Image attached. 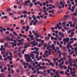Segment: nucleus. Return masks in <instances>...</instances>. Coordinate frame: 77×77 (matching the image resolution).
<instances>
[{
    "label": "nucleus",
    "instance_id": "f257e3e1",
    "mask_svg": "<svg viewBox=\"0 0 77 77\" xmlns=\"http://www.w3.org/2000/svg\"><path fill=\"white\" fill-rule=\"evenodd\" d=\"M68 17V15L64 16L63 18L61 20V21H65V20H67V17Z\"/></svg>",
    "mask_w": 77,
    "mask_h": 77
},
{
    "label": "nucleus",
    "instance_id": "f03ea898",
    "mask_svg": "<svg viewBox=\"0 0 77 77\" xmlns=\"http://www.w3.org/2000/svg\"><path fill=\"white\" fill-rule=\"evenodd\" d=\"M19 69L20 70H21V71H22V72H23V66H19Z\"/></svg>",
    "mask_w": 77,
    "mask_h": 77
},
{
    "label": "nucleus",
    "instance_id": "7ed1b4c3",
    "mask_svg": "<svg viewBox=\"0 0 77 77\" xmlns=\"http://www.w3.org/2000/svg\"><path fill=\"white\" fill-rule=\"evenodd\" d=\"M73 60H72V61H69V63L70 66H73V64H72V61Z\"/></svg>",
    "mask_w": 77,
    "mask_h": 77
},
{
    "label": "nucleus",
    "instance_id": "20e7f679",
    "mask_svg": "<svg viewBox=\"0 0 77 77\" xmlns=\"http://www.w3.org/2000/svg\"><path fill=\"white\" fill-rule=\"evenodd\" d=\"M69 24H70V26L71 27H72V22L69 21L68 22Z\"/></svg>",
    "mask_w": 77,
    "mask_h": 77
},
{
    "label": "nucleus",
    "instance_id": "39448f33",
    "mask_svg": "<svg viewBox=\"0 0 77 77\" xmlns=\"http://www.w3.org/2000/svg\"><path fill=\"white\" fill-rule=\"evenodd\" d=\"M4 46L5 48H6L8 47V43H4Z\"/></svg>",
    "mask_w": 77,
    "mask_h": 77
},
{
    "label": "nucleus",
    "instance_id": "423d86ee",
    "mask_svg": "<svg viewBox=\"0 0 77 77\" xmlns=\"http://www.w3.org/2000/svg\"><path fill=\"white\" fill-rule=\"evenodd\" d=\"M66 39H67V40H66V42H69V41H70V39H69V37H67L66 38Z\"/></svg>",
    "mask_w": 77,
    "mask_h": 77
},
{
    "label": "nucleus",
    "instance_id": "0eeeda50",
    "mask_svg": "<svg viewBox=\"0 0 77 77\" xmlns=\"http://www.w3.org/2000/svg\"><path fill=\"white\" fill-rule=\"evenodd\" d=\"M63 56H67V53L64 52L63 54Z\"/></svg>",
    "mask_w": 77,
    "mask_h": 77
},
{
    "label": "nucleus",
    "instance_id": "6e6552de",
    "mask_svg": "<svg viewBox=\"0 0 77 77\" xmlns=\"http://www.w3.org/2000/svg\"><path fill=\"white\" fill-rule=\"evenodd\" d=\"M63 49L64 50V51L65 52L67 51V49H66V47H64Z\"/></svg>",
    "mask_w": 77,
    "mask_h": 77
},
{
    "label": "nucleus",
    "instance_id": "1a4fd4ad",
    "mask_svg": "<svg viewBox=\"0 0 77 77\" xmlns=\"http://www.w3.org/2000/svg\"><path fill=\"white\" fill-rule=\"evenodd\" d=\"M14 72H15V71L14 70L12 69L11 70L10 73L11 74H14Z\"/></svg>",
    "mask_w": 77,
    "mask_h": 77
},
{
    "label": "nucleus",
    "instance_id": "9d476101",
    "mask_svg": "<svg viewBox=\"0 0 77 77\" xmlns=\"http://www.w3.org/2000/svg\"><path fill=\"white\" fill-rule=\"evenodd\" d=\"M64 29H66V30H69V28L67 26L64 27Z\"/></svg>",
    "mask_w": 77,
    "mask_h": 77
},
{
    "label": "nucleus",
    "instance_id": "9b49d317",
    "mask_svg": "<svg viewBox=\"0 0 77 77\" xmlns=\"http://www.w3.org/2000/svg\"><path fill=\"white\" fill-rule=\"evenodd\" d=\"M32 56H34V54L32 53H31L30 54V57H32Z\"/></svg>",
    "mask_w": 77,
    "mask_h": 77
},
{
    "label": "nucleus",
    "instance_id": "f8f14e48",
    "mask_svg": "<svg viewBox=\"0 0 77 77\" xmlns=\"http://www.w3.org/2000/svg\"><path fill=\"white\" fill-rule=\"evenodd\" d=\"M50 74L51 76H53V75H54V74L53 72H51L50 73Z\"/></svg>",
    "mask_w": 77,
    "mask_h": 77
},
{
    "label": "nucleus",
    "instance_id": "ddd939ff",
    "mask_svg": "<svg viewBox=\"0 0 77 77\" xmlns=\"http://www.w3.org/2000/svg\"><path fill=\"white\" fill-rule=\"evenodd\" d=\"M60 73L61 74H64V72H63V71H61L60 72Z\"/></svg>",
    "mask_w": 77,
    "mask_h": 77
},
{
    "label": "nucleus",
    "instance_id": "4468645a",
    "mask_svg": "<svg viewBox=\"0 0 77 77\" xmlns=\"http://www.w3.org/2000/svg\"><path fill=\"white\" fill-rule=\"evenodd\" d=\"M4 53H6V51H2L1 52V54H2V55H3V54H4Z\"/></svg>",
    "mask_w": 77,
    "mask_h": 77
},
{
    "label": "nucleus",
    "instance_id": "2eb2a0df",
    "mask_svg": "<svg viewBox=\"0 0 77 77\" xmlns=\"http://www.w3.org/2000/svg\"><path fill=\"white\" fill-rule=\"evenodd\" d=\"M24 6H29V4L27 3H25L23 5Z\"/></svg>",
    "mask_w": 77,
    "mask_h": 77
},
{
    "label": "nucleus",
    "instance_id": "dca6fc26",
    "mask_svg": "<svg viewBox=\"0 0 77 77\" xmlns=\"http://www.w3.org/2000/svg\"><path fill=\"white\" fill-rule=\"evenodd\" d=\"M48 36L49 37V38H50L51 36V34H48Z\"/></svg>",
    "mask_w": 77,
    "mask_h": 77
},
{
    "label": "nucleus",
    "instance_id": "f3484780",
    "mask_svg": "<svg viewBox=\"0 0 77 77\" xmlns=\"http://www.w3.org/2000/svg\"><path fill=\"white\" fill-rule=\"evenodd\" d=\"M49 2L51 3H53V0H49Z\"/></svg>",
    "mask_w": 77,
    "mask_h": 77
},
{
    "label": "nucleus",
    "instance_id": "a211bd4d",
    "mask_svg": "<svg viewBox=\"0 0 77 77\" xmlns=\"http://www.w3.org/2000/svg\"><path fill=\"white\" fill-rule=\"evenodd\" d=\"M72 60V58H69L68 59V60L69 61V62L71 61Z\"/></svg>",
    "mask_w": 77,
    "mask_h": 77
},
{
    "label": "nucleus",
    "instance_id": "6ab92c4d",
    "mask_svg": "<svg viewBox=\"0 0 77 77\" xmlns=\"http://www.w3.org/2000/svg\"><path fill=\"white\" fill-rule=\"evenodd\" d=\"M48 71V74H50V69H48L47 70Z\"/></svg>",
    "mask_w": 77,
    "mask_h": 77
},
{
    "label": "nucleus",
    "instance_id": "aec40b11",
    "mask_svg": "<svg viewBox=\"0 0 77 77\" xmlns=\"http://www.w3.org/2000/svg\"><path fill=\"white\" fill-rule=\"evenodd\" d=\"M44 44H45L44 45L43 47H47V44L45 43Z\"/></svg>",
    "mask_w": 77,
    "mask_h": 77
},
{
    "label": "nucleus",
    "instance_id": "412c9836",
    "mask_svg": "<svg viewBox=\"0 0 77 77\" xmlns=\"http://www.w3.org/2000/svg\"><path fill=\"white\" fill-rule=\"evenodd\" d=\"M21 12L22 13H23V11H22V12H20V11H18V12H17V14H20L21 13Z\"/></svg>",
    "mask_w": 77,
    "mask_h": 77
},
{
    "label": "nucleus",
    "instance_id": "4be33fe9",
    "mask_svg": "<svg viewBox=\"0 0 77 77\" xmlns=\"http://www.w3.org/2000/svg\"><path fill=\"white\" fill-rule=\"evenodd\" d=\"M18 57V55H14V58H15V59H16V57Z\"/></svg>",
    "mask_w": 77,
    "mask_h": 77
},
{
    "label": "nucleus",
    "instance_id": "5701e85b",
    "mask_svg": "<svg viewBox=\"0 0 77 77\" xmlns=\"http://www.w3.org/2000/svg\"><path fill=\"white\" fill-rule=\"evenodd\" d=\"M28 68L29 69H31V68H32L31 67V64H30L28 66Z\"/></svg>",
    "mask_w": 77,
    "mask_h": 77
},
{
    "label": "nucleus",
    "instance_id": "b1692460",
    "mask_svg": "<svg viewBox=\"0 0 77 77\" xmlns=\"http://www.w3.org/2000/svg\"><path fill=\"white\" fill-rule=\"evenodd\" d=\"M4 18H5L6 19H8V16H7L6 15L4 16Z\"/></svg>",
    "mask_w": 77,
    "mask_h": 77
},
{
    "label": "nucleus",
    "instance_id": "393cba45",
    "mask_svg": "<svg viewBox=\"0 0 77 77\" xmlns=\"http://www.w3.org/2000/svg\"><path fill=\"white\" fill-rule=\"evenodd\" d=\"M45 38L46 39H48V40H49V39H50V38H49L47 36H46L45 37Z\"/></svg>",
    "mask_w": 77,
    "mask_h": 77
},
{
    "label": "nucleus",
    "instance_id": "a878e982",
    "mask_svg": "<svg viewBox=\"0 0 77 77\" xmlns=\"http://www.w3.org/2000/svg\"><path fill=\"white\" fill-rule=\"evenodd\" d=\"M37 18L38 20H40V16L38 15L37 16Z\"/></svg>",
    "mask_w": 77,
    "mask_h": 77
},
{
    "label": "nucleus",
    "instance_id": "bb28decb",
    "mask_svg": "<svg viewBox=\"0 0 77 77\" xmlns=\"http://www.w3.org/2000/svg\"><path fill=\"white\" fill-rule=\"evenodd\" d=\"M57 27H58V28H59L60 27V25H59L58 23L57 24Z\"/></svg>",
    "mask_w": 77,
    "mask_h": 77
},
{
    "label": "nucleus",
    "instance_id": "cd10ccee",
    "mask_svg": "<svg viewBox=\"0 0 77 77\" xmlns=\"http://www.w3.org/2000/svg\"><path fill=\"white\" fill-rule=\"evenodd\" d=\"M43 30H44V32H46V29L45 28H43Z\"/></svg>",
    "mask_w": 77,
    "mask_h": 77
},
{
    "label": "nucleus",
    "instance_id": "c85d7f7f",
    "mask_svg": "<svg viewBox=\"0 0 77 77\" xmlns=\"http://www.w3.org/2000/svg\"><path fill=\"white\" fill-rule=\"evenodd\" d=\"M65 63L66 65H68V61H66L65 62Z\"/></svg>",
    "mask_w": 77,
    "mask_h": 77
},
{
    "label": "nucleus",
    "instance_id": "c756f323",
    "mask_svg": "<svg viewBox=\"0 0 77 77\" xmlns=\"http://www.w3.org/2000/svg\"><path fill=\"white\" fill-rule=\"evenodd\" d=\"M77 43H75L74 45H73V47H75V46H77Z\"/></svg>",
    "mask_w": 77,
    "mask_h": 77
},
{
    "label": "nucleus",
    "instance_id": "7c9ffc66",
    "mask_svg": "<svg viewBox=\"0 0 77 77\" xmlns=\"http://www.w3.org/2000/svg\"><path fill=\"white\" fill-rule=\"evenodd\" d=\"M23 14H24V13L25 14H26V13H27V11H23Z\"/></svg>",
    "mask_w": 77,
    "mask_h": 77
},
{
    "label": "nucleus",
    "instance_id": "2f4dec72",
    "mask_svg": "<svg viewBox=\"0 0 77 77\" xmlns=\"http://www.w3.org/2000/svg\"><path fill=\"white\" fill-rule=\"evenodd\" d=\"M77 48L76 47H75L74 48V51L75 52H76L77 51Z\"/></svg>",
    "mask_w": 77,
    "mask_h": 77
},
{
    "label": "nucleus",
    "instance_id": "473e14b6",
    "mask_svg": "<svg viewBox=\"0 0 77 77\" xmlns=\"http://www.w3.org/2000/svg\"><path fill=\"white\" fill-rule=\"evenodd\" d=\"M76 65L77 64H76V63H74L73 65V67H75V66H76Z\"/></svg>",
    "mask_w": 77,
    "mask_h": 77
},
{
    "label": "nucleus",
    "instance_id": "72a5a7b5",
    "mask_svg": "<svg viewBox=\"0 0 77 77\" xmlns=\"http://www.w3.org/2000/svg\"><path fill=\"white\" fill-rule=\"evenodd\" d=\"M66 41V38H64L63 39V42H65Z\"/></svg>",
    "mask_w": 77,
    "mask_h": 77
},
{
    "label": "nucleus",
    "instance_id": "f704fd0d",
    "mask_svg": "<svg viewBox=\"0 0 77 77\" xmlns=\"http://www.w3.org/2000/svg\"><path fill=\"white\" fill-rule=\"evenodd\" d=\"M14 54H17V51H14Z\"/></svg>",
    "mask_w": 77,
    "mask_h": 77
},
{
    "label": "nucleus",
    "instance_id": "c9c22d12",
    "mask_svg": "<svg viewBox=\"0 0 77 77\" xmlns=\"http://www.w3.org/2000/svg\"><path fill=\"white\" fill-rule=\"evenodd\" d=\"M40 17L41 18H44V16L42 15H40Z\"/></svg>",
    "mask_w": 77,
    "mask_h": 77
},
{
    "label": "nucleus",
    "instance_id": "e433bc0d",
    "mask_svg": "<svg viewBox=\"0 0 77 77\" xmlns=\"http://www.w3.org/2000/svg\"><path fill=\"white\" fill-rule=\"evenodd\" d=\"M3 69L4 70H6L7 69V67H4L3 68Z\"/></svg>",
    "mask_w": 77,
    "mask_h": 77
},
{
    "label": "nucleus",
    "instance_id": "4c0bfd02",
    "mask_svg": "<svg viewBox=\"0 0 77 77\" xmlns=\"http://www.w3.org/2000/svg\"><path fill=\"white\" fill-rule=\"evenodd\" d=\"M59 70H57L56 72L55 73V74H56V75H57V74H58V72H59Z\"/></svg>",
    "mask_w": 77,
    "mask_h": 77
},
{
    "label": "nucleus",
    "instance_id": "58836bf2",
    "mask_svg": "<svg viewBox=\"0 0 77 77\" xmlns=\"http://www.w3.org/2000/svg\"><path fill=\"white\" fill-rule=\"evenodd\" d=\"M7 67H8L9 68V66H11V65H10V64H8L7 65Z\"/></svg>",
    "mask_w": 77,
    "mask_h": 77
},
{
    "label": "nucleus",
    "instance_id": "ea45409f",
    "mask_svg": "<svg viewBox=\"0 0 77 77\" xmlns=\"http://www.w3.org/2000/svg\"><path fill=\"white\" fill-rule=\"evenodd\" d=\"M7 39H8V40L9 41H10L11 38H10L9 37H7Z\"/></svg>",
    "mask_w": 77,
    "mask_h": 77
},
{
    "label": "nucleus",
    "instance_id": "a19ab883",
    "mask_svg": "<svg viewBox=\"0 0 77 77\" xmlns=\"http://www.w3.org/2000/svg\"><path fill=\"white\" fill-rule=\"evenodd\" d=\"M71 35H74V32H72L71 33Z\"/></svg>",
    "mask_w": 77,
    "mask_h": 77
},
{
    "label": "nucleus",
    "instance_id": "79ce46f5",
    "mask_svg": "<svg viewBox=\"0 0 77 77\" xmlns=\"http://www.w3.org/2000/svg\"><path fill=\"white\" fill-rule=\"evenodd\" d=\"M33 20H37V19L36 18V17H34L33 18Z\"/></svg>",
    "mask_w": 77,
    "mask_h": 77
},
{
    "label": "nucleus",
    "instance_id": "37998d69",
    "mask_svg": "<svg viewBox=\"0 0 77 77\" xmlns=\"http://www.w3.org/2000/svg\"><path fill=\"white\" fill-rule=\"evenodd\" d=\"M9 63H10V64H11V65H12L13 63V61H10Z\"/></svg>",
    "mask_w": 77,
    "mask_h": 77
},
{
    "label": "nucleus",
    "instance_id": "c03bdc74",
    "mask_svg": "<svg viewBox=\"0 0 77 77\" xmlns=\"http://www.w3.org/2000/svg\"><path fill=\"white\" fill-rule=\"evenodd\" d=\"M45 53L46 54H47L48 53V51H47V50L45 51Z\"/></svg>",
    "mask_w": 77,
    "mask_h": 77
},
{
    "label": "nucleus",
    "instance_id": "a18cd8bd",
    "mask_svg": "<svg viewBox=\"0 0 77 77\" xmlns=\"http://www.w3.org/2000/svg\"><path fill=\"white\" fill-rule=\"evenodd\" d=\"M42 66H44V65H45V62H43L42 63Z\"/></svg>",
    "mask_w": 77,
    "mask_h": 77
},
{
    "label": "nucleus",
    "instance_id": "49530a36",
    "mask_svg": "<svg viewBox=\"0 0 77 77\" xmlns=\"http://www.w3.org/2000/svg\"><path fill=\"white\" fill-rule=\"evenodd\" d=\"M17 72H18V73H20V70H18V69H17Z\"/></svg>",
    "mask_w": 77,
    "mask_h": 77
},
{
    "label": "nucleus",
    "instance_id": "de8ad7c7",
    "mask_svg": "<svg viewBox=\"0 0 77 77\" xmlns=\"http://www.w3.org/2000/svg\"><path fill=\"white\" fill-rule=\"evenodd\" d=\"M10 29H11L9 27H8L6 28V30H10Z\"/></svg>",
    "mask_w": 77,
    "mask_h": 77
},
{
    "label": "nucleus",
    "instance_id": "09e8293b",
    "mask_svg": "<svg viewBox=\"0 0 77 77\" xmlns=\"http://www.w3.org/2000/svg\"><path fill=\"white\" fill-rule=\"evenodd\" d=\"M60 68L61 69H62L63 68V66H60Z\"/></svg>",
    "mask_w": 77,
    "mask_h": 77
},
{
    "label": "nucleus",
    "instance_id": "8fccbe9b",
    "mask_svg": "<svg viewBox=\"0 0 77 77\" xmlns=\"http://www.w3.org/2000/svg\"><path fill=\"white\" fill-rule=\"evenodd\" d=\"M76 74H73L72 75V77H76Z\"/></svg>",
    "mask_w": 77,
    "mask_h": 77
},
{
    "label": "nucleus",
    "instance_id": "3c124183",
    "mask_svg": "<svg viewBox=\"0 0 77 77\" xmlns=\"http://www.w3.org/2000/svg\"><path fill=\"white\" fill-rule=\"evenodd\" d=\"M60 4L61 5H63V2L62 1H60Z\"/></svg>",
    "mask_w": 77,
    "mask_h": 77
},
{
    "label": "nucleus",
    "instance_id": "603ef678",
    "mask_svg": "<svg viewBox=\"0 0 77 77\" xmlns=\"http://www.w3.org/2000/svg\"><path fill=\"white\" fill-rule=\"evenodd\" d=\"M72 27H73V28H74V27H75V24H74L73 25H72Z\"/></svg>",
    "mask_w": 77,
    "mask_h": 77
},
{
    "label": "nucleus",
    "instance_id": "864d4df0",
    "mask_svg": "<svg viewBox=\"0 0 77 77\" xmlns=\"http://www.w3.org/2000/svg\"><path fill=\"white\" fill-rule=\"evenodd\" d=\"M51 30H54V27H51Z\"/></svg>",
    "mask_w": 77,
    "mask_h": 77
},
{
    "label": "nucleus",
    "instance_id": "5fc2aeb1",
    "mask_svg": "<svg viewBox=\"0 0 77 77\" xmlns=\"http://www.w3.org/2000/svg\"><path fill=\"white\" fill-rule=\"evenodd\" d=\"M13 35H17V33H16V32H13Z\"/></svg>",
    "mask_w": 77,
    "mask_h": 77
},
{
    "label": "nucleus",
    "instance_id": "6e6d98bb",
    "mask_svg": "<svg viewBox=\"0 0 77 77\" xmlns=\"http://www.w3.org/2000/svg\"><path fill=\"white\" fill-rule=\"evenodd\" d=\"M43 5L44 6H45L46 5V4L45 2H43Z\"/></svg>",
    "mask_w": 77,
    "mask_h": 77
},
{
    "label": "nucleus",
    "instance_id": "4d7b16f0",
    "mask_svg": "<svg viewBox=\"0 0 77 77\" xmlns=\"http://www.w3.org/2000/svg\"><path fill=\"white\" fill-rule=\"evenodd\" d=\"M73 15L74 16H77V14H76V13H74Z\"/></svg>",
    "mask_w": 77,
    "mask_h": 77
},
{
    "label": "nucleus",
    "instance_id": "13d9d810",
    "mask_svg": "<svg viewBox=\"0 0 77 77\" xmlns=\"http://www.w3.org/2000/svg\"><path fill=\"white\" fill-rule=\"evenodd\" d=\"M43 9L44 10H45L47 9V8L45 7H44L43 8Z\"/></svg>",
    "mask_w": 77,
    "mask_h": 77
},
{
    "label": "nucleus",
    "instance_id": "bf43d9fd",
    "mask_svg": "<svg viewBox=\"0 0 77 77\" xmlns=\"http://www.w3.org/2000/svg\"><path fill=\"white\" fill-rule=\"evenodd\" d=\"M6 33L7 34H9V31H6Z\"/></svg>",
    "mask_w": 77,
    "mask_h": 77
},
{
    "label": "nucleus",
    "instance_id": "052dcab7",
    "mask_svg": "<svg viewBox=\"0 0 77 77\" xmlns=\"http://www.w3.org/2000/svg\"><path fill=\"white\" fill-rule=\"evenodd\" d=\"M20 3V1H19V2H17V4L19 5Z\"/></svg>",
    "mask_w": 77,
    "mask_h": 77
},
{
    "label": "nucleus",
    "instance_id": "680f3d73",
    "mask_svg": "<svg viewBox=\"0 0 77 77\" xmlns=\"http://www.w3.org/2000/svg\"><path fill=\"white\" fill-rule=\"evenodd\" d=\"M37 3L38 5H40V4L39 1H37Z\"/></svg>",
    "mask_w": 77,
    "mask_h": 77
},
{
    "label": "nucleus",
    "instance_id": "e2e57ef3",
    "mask_svg": "<svg viewBox=\"0 0 77 77\" xmlns=\"http://www.w3.org/2000/svg\"><path fill=\"white\" fill-rule=\"evenodd\" d=\"M52 16L53 15L52 14H50L49 15V17H52Z\"/></svg>",
    "mask_w": 77,
    "mask_h": 77
},
{
    "label": "nucleus",
    "instance_id": "0e129e2a",
    "mask_svg": "<svg viewBox=\"0 0 77 77\" xmlns=\"http://www.w3.org/2000/svg\"><path fill=\"white\" fill-rule=\"evenodd\" d=\"M3 29V27H2V26H0V29Z\"/></svg>",
    "mask_w": 77,
    "mask_h": 77
},
{
    "label": "nucleus",
    "instance_id": "69168bd1",
    "mask_svg": "<svg viewBox=\"0 0 77 77\" xmlns=\"http://www.w3.org/2000/svg\"><path fill=\"white\" fill-rule=\"evenodd\" d=\"M35 57V58L37 59V58H38V57H39V56L38 55H36Z\"/></svg>",
    "mask_w": 77,
    "mask_h": 77
},
{
    "label": "nucleus",
    "instance_id": "338daca9",
    "mask_svg": "<svg viewBox=\"0 0 77 77\" xmlns=\"http://www.w3.org/2000/svg\"><path fill=\"white\" fill-rule=\"evenodd\" d=\"M38 47H41V45L39 44L38 46Z\"/></svg>",
    "mask_w": 77,
    "mask_h": 77
},
{
    "label": "nucleus",
    "instance_id": "774afa93",
    "mask_svg": "<svg viewBox=\"0 0 77 77\" xmlns=\"http://www.w3.org/2000/svg\"><path fill=\"white\" fill-rule=\"evenodd\" d=\"M8 77H12V76L11 75V74H10L9 75H8Z\"/></svg>",
    "mask_w": 77,
    "mask_h": 77
}]
</instances>
